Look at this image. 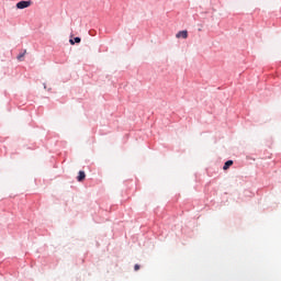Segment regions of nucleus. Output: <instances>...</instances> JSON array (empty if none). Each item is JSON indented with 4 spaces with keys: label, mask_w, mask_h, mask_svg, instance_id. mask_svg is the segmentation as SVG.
Instances as JSON below:
<instances>
[{
    "label": "nucleus",
    "mask_w": 281,
    "mask_h": 281,
    "mask_svg": "<svg viewBox=\"0 0 281 281\" xmlns=\"http://www.w3.org/2000/svg\"><path fill=\"white\" fill-rule=\"evenodd\" d=\"M32 5V1H20L16 3L18 10H25V8H30Z\"/></svg>",
    "instance_id": "1"
},
{
    "label": "nucleus",
    "mask_w": 281,
    "mask_h": 281,
    "mask_svg": "<svg viewBox=\"0 0 281 281\" xmlns=\"http://www.w3.org/2000/svg\"><path fill=\"white\" fill-rule=\"evenodd\" d=\"M176 37H178V38H188V31H179L176 34Z\"/></svg>",
    "instance_id": "2"
},
{
    "label": "nucleus",
    "mask_w": 281,
    "mask_h": 281,
    "mask_svg": "<svg viewBox=\"0 0 281 281\" xmlns=\"http://www.w3.org/2000/svg\"><path fill=\"white\" fill-rule=\"evenodd\" d=\"M27 54V49H24L22 53L18 55L19 63H23V58H25V55Z\"/></svg>",
    "instance_id": "3"
},
{
    "label": "nucleus",
    "mask_w": 281,
    "mask_h": 281,
    "mask_svg": "<svg viewBox=\"0 0 281 281\" xmlns=\"http://www.w3.org/2000/svg\"><path fill=\"white\" fill-rule=\"evenodd\" d=\"M231 166H234V160H227V161L224 164L223 170H229V167H231Z\"/></svg>",
    "instance_id": "4"
},
{
    "label": "nucleus",
    "mask_w": 281,
    "mask_h": 281,
    "mask_svg": "<svg viewBox=\"0 0 281 281\" xmlns=\"http://www.w3.org/2000/svg\"><path fill=\"white\" fill-rule=\"evenodd\" d=\"M87 175L85 171H79V176L77 177V181L82 182L83 179H86Z\"/></svg>",
    "instance_id": "5"
},
{
    "label": "nucleus",
    "mask_w": 281,
    "mask_h": 281,
    "mask_svg": "<svg viewBox=\"0 0 281 281\" xmlns=\"http://www.w3.org/2000/svg\"><path fill=\"white\" fill-rule=\"evenodd\" d=\"M134 271H139V265L136 263V265L134 266Z\"/></svg>",
    "instance_id": "6"
},
{
    "label": "nucleus",
    "mask_w": 281,
    "mask_h": 281,
    "mask_svg": "<svg viewBox=\"0 0 281 281\" xmlns=\"http://www.w3.org/2000/svg\"><path fill=\"white\" fill-rule=\"evenodd\" d=\"M74 41H75V43H80L81 40H80V37H75Z\"/></svg>",
    "instance_id": "7"
},
{
    "label": "nucleus",
    "mask_w": 281,
    "mask_h": 281,
    "mask_svg": "<svg viewBox=\"0 0 281 281\" xmlns=\"http://www.w3.org/2000/svg\"><path fill=\"white\" fill-rule=\"evenodd\" d=\"M69 43H70V45H76L75 40H70Z\"/></svg>",
    "instance_id": "8"
}]
</instances>
